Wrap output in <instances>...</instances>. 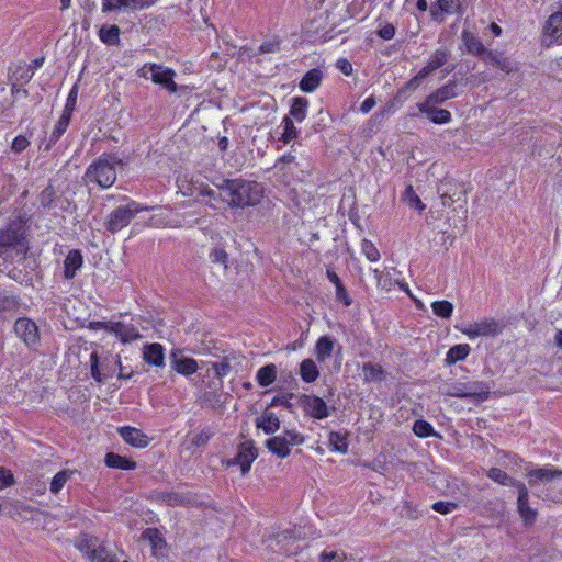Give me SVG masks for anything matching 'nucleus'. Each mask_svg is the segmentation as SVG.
<instances>
[{"mask_svg":"<svg viewBox=\"0 0 562 562\" xmlns=\"http://www.w3.org/2000/svg\"><path fill=\"white\" fill-rule=\"evenodd\" d=\"M436 104L422 102L417 103L416 108L420 113L427 115V117L435 124H447L452 120L451 112L446 109H436Z\"/></svg>","mask_w":562,"mask_h":562,"instance_id":"22","label":"nucleus"},{"mask_svg":"<svg viewBox=\"0 0 562 562\" xmlns=\"http://www.w3.org/2000/svg\"><path fill=\"white\" fill-rule=\"evenodd\" d=\"M329 449L335 452L346 454L349 443L347 436L339 431H330L328 436Z\"/></svg>","mask_w":562,"mask_h":562,"instance_id":"43","label":"nucleus"},{"mask_svg":"<svg viewBox=\"0 0 562 562\" xmlns=\"http://www.w3.org/2000/svg\"><path fill=\"white\" fill-rule=\"evenodd\" d=\"M461 40L465 46L467 52L471 55L479 57L480 59L487 50V48L484 46L479 36L469 30L462 31Z\"/></svg>","mask_w":562,"mask_h":562,"instance_id":"27","label":"nucleus"},{"mask_svg":"<svg viewBox=\"0 0 562 562\" xmlns=\"http://www.w3.org/2000/svg\"><path fill=\"white\" fill-rule=\"evenodd\" d=\"M310 106V101L304 97H294L291 100V105L289 110V115L292 120L301 123L307 116V111Z\"/></svg>","mask_w":562,"mask_h":562,"instance_id":"33","label":"nucleus"},{"mask_svg":"<svg viewBox=\"0 0 562 562\" xmlns=\"http://www.w3.org/2000/svg\"><path fill=\"white\" fill-rule=\"evenodd\" d=\"M209 258L213 263H220V265H223L225 268H227L228 255L224 248L215 247L210 252Z\"/></svg>","mask_w":562,"mask_h":562,"instance_id":"57","label":"nucleus"},{"mask_svg":"<svg viewBox=\"0 0 562 562\" xmlns=\"http://www.w3.org/2000/svg\"><path fill=\"white\" fill-rule=\"evenodd\" d=\"M19 306L20 301L15 296L4 295L0 297V313L3 315V318H9L15 314Z\"/></svg>","mask_w":562,"mask_h":562,"instance_id":"47","label":"nucleus"},{"mask_svg":"<svg viewBox=\"0 0 562 562\" xmlns=\"http://www.w3.org/2000/svg\"><path fill=\"white\" fill-rule=\"evenodd\" d=\"M361 371L364 383L382 382L386 378V371L379 363L364 362Z\"/></svg>","mask_w":562,"mask_h":562,"instance_id":"31","label":"nucleus"},{"mask_svg":"<svg viewBox=\"0 0 562 562\" xmlns=\"http://www.w3.org/2000/svg\"><path fill=\"white\" fill-rule=\"evenodd\" d=\"M148 70L150 71V78L154 83L160 85L170 93H176L178 91V86L173 80L176 76L173 69L150 63L148 64Z\"/></svg>","mask_w":562,"mask_h":562,"instance_id":"13","label":"nucleus"},{"mask_svg":"<svg viewBox=\"0 0 562 562\" xmlns=\"http://www.w3.org/2000/svg\"><path fill=\"white\" fill-rule=\"evenodd\" d=\"M258 429H262L266 435H273L280 428L279 417L269 411H263L260 416L255 419Z\"/></svg>","mask_w":562,"mask_h":562,"instance_id":"29","label":"nucleus"},{"mask_svg":"<svg viewBox=\"0 0 562 562\" xmlns=\"http://www.w3.org/2000/svg\"><path fill=\"white\" fill-rule=\"evenodd\" d=\"M14 333L29 348H34L40 344L38 326L29 317H19L15 321Z\"/></svg>","mask_w":562,"mask_h":562,"instance_id":"10","label":"nucleus"},{"mask_svg":"<svg viewBox=\"0 0 562 562\" xmlns=\"http://www.w3.org/2000/svg\"><path fill=\"white\" fill-rule=\"evenodd\" d=\"M294 121L290 116H284L281 122V126L283 128V132L279 139L283 144H289L291 140L295 139L299 136V130L294 125Z\"/></svg>","mask_w":562,"mask_h":562,"instance_id":"45","label":"nucleus"},{"mask_svg":"<svg viewBox=\"0 0 562 562\" xmlns=\"http://www.w3.org/2000/svg\"><path fill=\"white\" fill-rule=\"evenodd\" d=\"M257 457L258 451L254 440H246L238 445L235 458L228 460L227 465H239L241 473L246 474Z\"/></svg>","mask_w":562,"mask_h":562,"instance_id":"11","label":"nucleus"},{"mask_svg":"<svg viewBox=\"0 0 562 562\" xmlns=\"http://www.w3.org/2000/svg\"><path fill=\"white\" fill-rule=\"evenodd\" d=\"M471 352V347L468 344H459L451 347L446 353L445 362L448 366L456 364L463 361Z\"/></svg>","mask_w":562,"mask_h":562,"instance_id":"38","label":"nucleus"},{"mask_svg":"<svg viewBox=\"0 0 562 562\" xmlns=\"http://www.w3.org/2000/svg\"><path fill=\"white\" fill-rule=\"evenodd\" d=\"M542 35L549 38V45H562V12L550 14L543 25Z\"/></svg>","mask_w":562,"mask_h":562,"instance_id":"18","label":"nucleus"},{"mask_svg":"<svg viewBox=\"0 0 562 562\" xmlns=\"http://www.w3.org/2000/svg\"><path fill=\"white\" fill-rule=\"evenodd\" d=\"M412 430L416 437L423 439L429 437H439V434L435 430L434 426L423 418L416 419L414 422Z\"/></svg>","mask_w":562,"mask_h":562,"instance_id":"44","label":"nucleus"},{"mask_svg":"<svg viewBox=\"0 0 562 562\" xmlns=\"http://www.w3.org/2000/svg\"><path fill=\"white\" fill-rule=\"evenodd\" d=\"M458 508V503L456 502H446V501H437L431 505V509L441 514L447 515Z\"/></svg>","mask_w":562,"mask_h":562,"instance_id":"55","label":"nucleus"},{"mask_svg":"<svg viewBox=\"0 0 562 562\" xmlns=\"http://www.w3.org/2000/svg\"><path fill=\"white\" fill-rule=\"evenodd\" d=\"M213 436H214V431L211 428H203L200 431L190 432L188 435L189 442H190L188 449H191V448L198 449V448L206 446Z\"/></svg>","mask_w":562,"mask_h":562,"instance_id":"41","label":"nucleus"},{"mask_svg":"<svg viewBox=\"0 0 562 562\" xmlns=\"http://www.w3.org/2000/svg\"><path fill=\"white\" fill-rule=\"evenodd\" d=\"M104 463L110 469H117L124 471L135 470L137 464L134 460L123 457L115 452H108L104 457Z\"/></svg>","mask_w":562,"mask_h":562,"instance_id":"30","label":"nucleus"},{"mask_svg":"<svg viewBox=\"0 0 562 562\" xmlns=\"http://www.w3.org/2000/svg\"><path fill=\"white\" fill-rule=\"evenodd\" d=\"M124 200L127 201V203L114 209L108 215L104 223L105 228L112 234H115L126 227L138 213L147 212L154 209L143 205L127 196H124Z\"/></svg>","mask_w":562,"mask_h":562,"instance_id":"3","label":"nucleus"},{"mask_svg":"<svg viewBox=\"0 0 562 562\" xmlns=\"http://www.w3.org/2000/svg\"><path fill=\"white\" fill-rule=\"evenodd\" d=\"M491 386L483 381L458 382L449 386L447 395L459 398H471L483 403L490 398Z\"/></svg>","mask_w":562,"mask_h":562,"instance_id":"6","label":"nucleus"},{"mask_svg":"<svg viewBox=\"0 0 562 562\" xmlns=\"http://www.w3.org/2000/svg\"><path fill=\"white\" fill-rule=\"evenodd\" d=\"M90 348L92 349L91 352H90V356H89V361H90V373H91V376L97 381V382H102L103 381V375L99 369V355H98V350H97V345H90Z\"/></svg>","mask_w":562,"mask_h":562,"instance_id":"52","label":"nucleus"},{"mask_svg":"<svg viewBox=\"0 0 562 562\" xmlns=\"http://www.w3.org/2000/svg\"><path fill=\"white\" fill-rule=\"evenodd\" d=\"M300 403L305 415L314 419H325L330 415L328 405L317 395L303 394L300 397Z\"/></svg>","mask_w":562,"mask_h":562,"instance_id":"12","label":"nucleus"},{"mask_svg":"<svg viewBox=\"0 0 562 562\" xmlns=\"http://www.w3.org/2000/svg\"><path fill=\"white\" fill-rule=\"evenodd\" d=\"M370 270L376 280L378 288L385 291H392L398 286L403 292L411 294L408 284L404 280H400V276L402 273L395 267L385 268L384 271H381L378 268H371Z\"/></svg>","mask_w":562,"mask_h":562,"instance_id":"9","label":"nucleus"},{"mask_svg":"<svg viewBox=\"0 0 562 562\" xmlns=\"http://www.w3.org/2000/svg\"><path fill=\"white\" fill-rule=\"evenodd\" d=\"M562 476V470L547 465L543 468L532 469L527 471L526 477L528 479V484L533 486L539 482H551L555 479Z\"/></svg>","mask_w":562,"mask_h":562,"instance_id":"20","label":"nucleus"},{"mask_svg":"<svg viewBox=\"0 0 562 562\" xmlns=\"http://www.w3.org/2000/svg\"><path fill=\"white\" fill-rule=\"evenodd\" d=\"M277 380V367L273 363L261 367L256 373V381L261 387H268Z\"/></svg>","mask_w":562,"mask_h":562,"instance_id":"40","label":"nucleus"},{"mask_svg":"<svg viewBox=\"0 0 562 562\" xmlns=\"http://www.w3.org/2000/svg\"><path fill=\"white\" fill-rule=\"evenodd\" d=\"M334 340L328 336H322L315 344V357L318 362H324L331 357Z\"/></svg>","mask_w":562,"mask_h":562,"instance_id":"37","label":"nucleus"},{"mask_svg":"<svg viewBox=\"0 0 562 562\" xmlns=\"http://www.w3.org/2000/svg\"><path fill=\"white\" fill-rule=\"evenodd\" d=\"M113 335L123 344L132 342L140 337L138 329L133 324L117 321Z\"/></svg>","mask_w":562,"mask_h":562,"instance_id":"32","label":"nucleus"},{"mask_svg":"<svg viewBox=\"0 0 562 562\" xmlns=\"http://www.w3.org/2000/svg\"><path fill=\"white\" fill-rule=\"evenodd\" d=\"M305 437L297 430H284L280 436H273L266 441V448L277 457L284 459L290 456L291 447L302 446Z\"/></svg>","mask_w":562,"mask_h":562,"instance_id":"7","label":"nucleus"},{"mask_svg":"<svg viewBox=\"0 0 562 562\" xmlns=\"http://www.w3.org/2000/svg\"><path fill=\"white\" fill-rule=\"evenodd\" d=\"M395 33H396V29L395 26L392 24V23H384L378 31H376V35L384 40V41H390L392 40L394 36H395Z\"/></svg>","mask_w":562,"mask_h":562,"instance_id":"60","label":"nucleus"},{"mask_svg":"<svg viewBox=\"0 0 562 562\" xmlns=\"http://www.w3.org/2000/svg\"><path fill=\"white\" fill-rule=\"evenodd\" d=\"M78 90V85L75 83L67 95L66 103L64 105L61 114L68 115L70 117L72 116V113L77 104Z\"/></svg>","mask_w":562,"mask_h":562,"instance_id":"53","label":"nucleus"},{"mask_svg":"<svg viewBox=\"0 0 562 562\" xmlns=\"http://www.w3.org/2000/svg\"><path fill=\"white\" fill-rule=\"evenodd\" d=\"M140 538L149 542L151 554L156 558L164 555L167 543L161 532L157 528H146Z\"/></svg>","mask_w":562,"mask_h":562,"instance_id":"24","label":"nucleus"},{"mask_svg":"<svg viewBox=\"0 0 562 562\" xmlns=\"http://www.w3.org/2000/svg\"><path fill=\"white\" fill-rule=\"evenodd\" d=\"M170 367L175 372L183 376H190L199 370L198 361L191 357L183 356L179 349L171 351Z\"/></svg>","mask_w":562,"mask_h":562,"instance_id":"15","label":"nucleus"},{"mask_svg":"<svg viewBox=\"0 0 562 562\" xmlns=\"http://www.w3.org/2000/svg\"><path fill=\"white\" fill-rule=\"evenodd\" d=\"M361 254L370 262H378L381 258V254L376 246L368 238L361 240Z\"/></svg>","mask_w":562,"mask_h":562,"instance_id":"51","label":"nucleus"},{"mask_svg":"<svg viewBox=\"0 0 562 562\" xmlns=\"http://www.w3.org/2000/svg\"><path fill=\"white\" fill-rule=\"evenodd\" d=\"M280 49L281 43L278 37L266 40L259 46V52L262 54L278 53Z\"/></svg>","mask_w":562,"mask_h":562,"instance_id":"54","label":"nucleus"},{"mask_svg":"<svg viewBox=\"0 0 562 562\" xmlns=\"http://www.w3.org/2000/svg\"><path fill=\"white\" fill-rule=\"evenodd\" d=\"M117 434L125 443L136 449H144L150 443V438L136 427L121 426L117 428Z\"/></svg>","mask_w":562,"mask_h":562,"instance_id":"17","label":"nucleus"},{"mask_svg":"<svg viewBox=\"0 0 562 562\" xmlns=\"http://www.w3.org/2000/svg\"><path fill=\"white\" fill-rule=\"evenodd\" d=\"M123 165V159L116 153H103L87 167L83 180L102 190L109 189L116 181V167Z\"/></svg>","mask_w":562,"mask_h":562,"instance_id":"2","label":"nucleus"},{"mask_svg":"<svg viewBox=\"0 0 562 562\" xmlns=\"http://www.w3.org/2000/svg\"><path fill=\"white\" fill-rule=\"evenodd\" d=\"M458 83L456 80H449L447 83L435 90L432 93L426 97L424 102L432 104H442L448 100H451L458 95Z\"/></svg>","mask_w":562,"mask_h":562,"instance_id":"21","label":"nucleus"},{"mask_svg":"<svg viewBox=\"0 0 562 562\" xmlns=\"http://www.w3.org/2000/svg\"><path fill=\"white\" fill-rule=\"evenodd\" d=\"M19 69L22 70V74L19 78H15V81L11 83V94L14 100H18L20 98H26L29 95V91L24 88H21L18 83L19 80L29 81L33 74H30V70L24 67H19Z\"/></svg>","mask_w":562,"mask_h":562,"instance_id":"46","label":"nucleus"},{"mask_svg":"<svg viewBox=\"0 0 562 562\" xmlns=\"http://www.w3.org/2000/svg\"><path fill=\"white\" fill-rule=\"evenodd\" d=\"M14 482L13 473L4 467H0V490L13 485Z\"/></svg>","mask_w":562,"mask_h":562,"instance_id":"64","label":"nucleus"},{"mask_svg":"<svg viewBox=\"0 0 562 562\" xmlns=\"http://www.w3.org/2000/svg\"><path fill=\"white\" fill-rule=\"evenodd\" d=\"M335 296L336 300L344 304V306L348 307L352 304V300L344 285V283L339 284L335 288Z\"/></svg>","mask_w":562,"mask_h":562,"instance_id":"58","label":"nucleus"},{"mask_svg":"<svg viewBox=\"0 0 562 562\" xmlns=\"http://www.w3.org/2000/svg\"><path fill=\"white\" fill-rule=\"evenodd\" d=\"M144 361L150 366L161 368L165 366V348L158 342H154L144 347Z\"/></svg>","mask_w":562,"mask_h":562,"instance_id":"28","label":"nucleus"},{"mask_svg":"<svg viewBox=\"0 0 562 562\" xmlns=\"http://www.w3.org/2000/svg\"><path fill=\"white\" fill-rule=\"evenodd\" d=\"M430 18L436 23H442L447 15L462 14L460 0H436L429 7Z\"/></svg>","mask_w":562,"mask_h":562,"instance_id":"14","label":"nucleus"},{"mask_svg":"<svg viewBox=\"0 0 562 562\" xmlns=\"http://www.w3.org/2000/svg\"><path fill=\"white\" fill-rule=\"evenodd\" d=\"M486 474L487 477H490L492 481L504 486H510L518 490L520 485H524L522 482L509 476L504 470L499 468H491Z\"/></svg>","mask_w":562,"mask_h":562,"instance_id":"36","label":"nucleus"},{"mask_svg":"<svg viewBox=\"0 0 562 562\" xmlns=\"http://www.w3.org/2000/svg\"><path fill=\"white\" fill-rule=\"evenodd\" d=\"M149 8V0H102L103 13H109L116 10H123L126 12H139Z\"/></svg>","mask_w":562,"mask_h":562,"instance_id":"16","label":"nucleus"},{"mask_svg":"<svg viewBox=\"0 0 562 562\" xmlns=\"http://www.w3.org/2000/svg\"><path fill=\"white\" fill-rule=\"evenodd\" d=\"M299 373L305 383H313L319 378V370L312 359L302 360Z\"/></svg>","mask_w":562,"mask_h":562,"instance_id":"39","label":"nucleus"},{"mask_svg":"<svg viewBox=\"0 0 562 562\" xmlns=\"http://www.w3.org/2000/svg\"><path fill=\"white\" fill-rule=\"evenodd\" d=\"M30 145V140L24 135H18L13 138L11 149L15 154L24 151Z\"/></svg>","mask_w":562,"mask_h":562,"instance_id":"61","label":"nucleus"},{"mask_svg":"<svg viewBox=\"0 0 562 562\" xmlns=\"http://www.w3.org/2000/svg\"><path fill=\"white\" fill-rule=\"evenodd\" d=\"M432 313L440 318L448 319L453 314V304L448 300H437L431 303Z\"/></svg>","mask_w":562,"mask_h":562,"instance_id":"48","label":"nucleus"},{"mask_svg":"<svg viewBox=\"0 0 562 562\" xmlns=\"http://www.w3.org/2000/svg\"><path fill=\"white\" fill-rule=\"evenodd\" d=\"M503 329L504 326L496 319L487 317L469 323L467 326L459 328V330L470 339L476 337H494L502 334Z\"/></svg>","mask_w":562,"mask_h":562,"instance_id":"8","label":"nucleus"},{"mask_svg":"<svg viewBox=\"0 0 562 562\" xmlns=\"http://www.w3.org/2000/svg\"><path fill=\"white\" fill-rule=\"evenodd\" d=\"M517 510L525 526H532L537 519V510L529 506V491L527 486L520 485L517 490Z\"/></svg>","mask_w":562,"mask_h":562,"instance_id":"19","label":"nucleus"},{"mask_svg":"<svg viewBox=\"0 0 562 562\" xmlns=\"http://www.w3.org/2000/svg\"><path fill=\"white\" fill-rule=\"evenodd\" d=\"M71 117L65 114H61L57 123L55 124L48 143L45 145L44 150L49 151L52 147L59 140L63 134L67 131L70 124Z\"/></svg>","mask_w":562,"mask_h":562,"instance_id":"35","label":"nucleus"},{"mask_svg":"<svg viewBox=\"0 0 562 562\" xmlns=\"http://www.w3.org/2000/svg\"><path fill=\"white\" fill-rule=\"evenodd\" d=\"M450 57L451 50L446 46H441L429 56L426 65L422 67V69L429 76L440 67L445 66Z\"/></svg>","mask_w":562,"mask_h":562,"instance_id":"25","label":"nucleus"},{"mask_svg":"<svg viewBox=\"0 0 562 562\" xmlns=\"http://www.w3.org/2000/svg\"><path fill=\"white\" fill-rule=\"evenodd\" d=\"M76 548L90 562H119L116 554L94 536L82 533L77 540Z\"/></svg>","mask_w":562,"mask_h":562,"instance_id":"4","label":"nucleus"},{"mask_svg":"<svg viewBox=\"0 0 562 562\" xmlns=\"http://www.w3.org/2000/svg\"><path fill=\"white\" fill-rule=\"evenodd\" d=\"M212 370L214 371V373L217 378H223L229 373L231 364L226 359H224L220 362H213Z\"/></svg>","mask_w":562,"mask_h":562,"instance_id":"62","label":"nucleus"},{"mask_svg":"<svg viewBox=\"0 0 562 562\" xmlns=\"http://www.w3.org/2000/svg\"><path fill=\"white\" fill-rule=\"evenodd\" d=\"M203 196L207 198L205 201L206 204L210 205V207L214 210H221L226 209L227 206V198L223 194L221 195V187L218 188V191H215L213 189H206L202 192Z\"/></svg>","mask_w":562,"mask_h":562,"instance_id":"42","label":"nucleus"},{"mask_svg":"<svg viewBox=\"0 0 562 562\" xmlns=\"http://www.w3.org/2000/svg\"><path fill=\"white\" fill-rule=\"evenodd\" d=\"M305 36L307 41L312 43H325L334 37L333 30H319L318 26H316L314 30H306Z\"/></svg>","mask_w":562,"mask_h":562,"instance_id":"49","label":"nucleus"},{"mask_svg":"<svg viewBox=\"0 0 562 562\" xmlns=\"http://www.w3.org/2000/svg\"><path fill=\"white\" fill-rule=\"evenodd\" d=\"M26 228L21 218L10 221L4 228H0V258L10 250L23 246L26 240Z\"/></svg>","mask_w":562,"mask_h":562,"instance_id":"5","label":"nucleus"},{"mask_svg":"<svg viewBox=\"0 0 562 562\" xmlns=\"http://www.w3.org/2000/svg\"><path fill=\"white\" fill-rule=\"evenodd\" d=\"M71 475H72V472L69 470H63V471H59L58 473H56L50 481V485H49L50 493L58 494L63 490V487L65 486L67 481L71 477Z\"/></svg>","mask_w":562,"mask_h":562,"instance_id":"50","label":"nucleus"},{"mask_svg":"<svg viewBox=\"0 0 562 562\" xmlns=\"http://www.w3.org/2000/svg\"><path fill=\"white\" fill-rule=\"evenodd\" d=\"M324 79V71L321 68H312L306 71L299 82V89L304 93H314Z\"/></svg>","mask_w":562,"mask_h":562,"instance_id":"23","label":"nucleus"},{"mask_svg":"<svg viewBox=\"0 0 562 562\" xmlns=\"http://www.w3.org/2000/svg\"><path fill=\"white\" fill-rule=\"evenodd\" d=\"M121 30L115 24H103L99 29V40L108 46H117L120 44Z\"/></svg>","mask_w":562,"mask_h":562,"instance_id":"34","label":"nucleus"},{"mask_svg":"<svg viewBox=\"0 0 562 562\" xmlns=\"http://www.w3.org/2000/svg\"><path fill=\"white\" fill-rule=\"evenodd\" d=\"M83 256L79 249H71L64 260V278L71 280L82 268Z\"/></svg>","mask_w":562,"mask_h":562,"instance_id":"26","label":"nucleus"},{"mask_svg":"<svg viewBox=\"0 0 562 562\" xmlns=\"http://www.w3.org/2000/svg\"><path fill=\"white\" fill-rule=\"evenodd\" d=\"M427 77L428 75L420 68L418 72L406 82L405 87L398 91L397 95L405 92L406 90H415Z\"/></svg>","mask_w":562,"mask_h":562,"instance_id":"56","label":"nucleus"},{"mask_svg":"<svg viewBox=\"0 0 562 562\" xmlns=\"http://www.w3.org/2000/svg\"><path fill=\"white\" fill-rule=\"evenodd\" d=\"M496 69L509 75V74L518 71L519 67L517 64L510 61L509 58L503 56L499 59V64H498V66H496Z\"/></svg>","mask_w":562,"mask_h":562,"instance_id":"63","label":"nucleus"},{"mask_svg":"<svg viewBox=\"0 0 562 562\" xmlns=\"http://www.w3.org/2000/svg\"><path fill=\"white\" fill-rule=\"evenodd\" d=\"M503 57V53L494 49H487L481 60L485 64L493 66L496 68L499 64V59Z\"/></svg>","mask_w":562,"mask_h":562,"instance_id":"59","label":"nucleus"},{"mask_svg":"<svg viewBox=\"0 0 562 562\" xmlns=\"http://www.w3.org/2000/svg\"><path fill=\"white\" fill-rule=\"evenodd\" d=\"M263 187L257 181L244 179H226L221 186V195H225L227 206L231 209H245L255 206L263 198Z\"/></svg>","mask_w":562,"mask_h":562,"instance_id":"1","label":"nucleus"}]
</instances>
